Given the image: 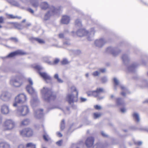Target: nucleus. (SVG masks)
<instances>
[{"label":"nucleus","mask_w":148,"mask_h":148,"mask_svg":"<svg viewBox=\"0 0 148 148\" xmlns=\"http://www.w3.org/2000/svg\"><path fill=\"white\" fill-rule=\"evenodd\" d=\"M41 92L44 96L47 97L45 100L47 101H54L56 99L57 96L51 89L48 88H44L41 90Z\"/></svg>","instance_id":"f257e3e1"},{"label":"nucleus","mask_w":148,"mask_h":148,"mask_svg":"<svg viewBox=\"0 0 148 148\" xmlns=\"http://www.w3.org/2000/svg\"><path fill=\"white\" fill-rule=\"evenodd\" d=\"M71 89L72 93L69 94L67 97L68 101L70 104L77 102L78 100V92L75 86L71 87Z\"/></svg>","instance_id":"f03ea898"},{"label":"nucleus","mask_w":148,"mask_h":148,"mask_svg":"<svg viewBox=\"0 0 148 148\" xmlns=\"http://www.w3.org/2000/svg\"><path fill=\"white\" fill-rule=\"evenodd\" d=\"M15 127L14 122L11 119H7L3 123L1 130L3 131L9 130Z\"/></svg>","instance_id":"7ed1b4c3"},{"label":"nucleus","mask_w":148,"mask_h":148,"mask_svg":"<svg viewBox=\"0 0 148 148\" xmlns=\"http://www.w3.org/2000/svg\"><path fill=\"white\" fill-rule=\"evenodd\" d=\"M27 100L26 95L23 94H20L16 97L15 101L13 104L14 106H17L18 103H23L25 102Z\"/></svg>","instance_id":"20e7f679"},{"label":"nucleus","mask_w":148,"mask_h":148,"mask_svg":"<svg viewBox=\"0 0 148 148\" xmlns=\"http://www.w3.org/2000/svg\"><path fill=\"white\" fill-rule=\"evenodd\" d=\"M104 92L103 88H97L95 90L89 91L87 92V94L88 96H93L95 97H97V99L99 100L102 98L99 97L100 93Z\"/></svg>","instance_id":"39448f33"},{"label":"nucleus","mask_w":148,"mask_h":148,"mask_svg":"<svg viewBox=\"0 0 148 148\" xmlns=\"http://www.w3.org/2000/svg\"><path fill=\"white\" fill-rule=\"evenodd\" d=\"M21 135L26 137H30L34 134L33 130L30 127H26L20 131Z\"/></svg>","instance_id":"423d86ee"},{"label":"nucleus","mask_w":148,"mask_h":148,"mask_svg":"<svg viewBox=\"0 0 148 148\" xmlns=\"http://www.w3.org/2000/svg\"><path fill=\"white\" fill-rule=\"evenodd\" d=\"M10 84L12 86L18 87L22 85L23 82L20 77L16 76L10 80Z\"/></svg>","instance_id":"0eeeda50"},{"label":"nucleus","mask_w":148,"mask_h":148,"mask_svg":"<svg viewBox=\"0 0 148 148\" xmlns=\"http://www.w3.org/2000/svg\"><path fill=\"white\" fill-rule=\"evenodd\" d=\"M18 111L21 115L25 116L29 113V110L28 107L25 105L21 106L19 108Z\"/></svg>","instance_id":"6e6552de"},{"label":"nucleus","mask_w":148,"mask_h":148,"mask_svg":"<svg viewBox=\"0 0 148 148\" xmlns=\"http://www.w3.org/2000/svg\"><path fill=\"white\" fill-rule=\"evenodd\" d=\"M94 141L95 139L93 137H88L87 138L85 142V144L88 147H90L93 145Z\"/></svg>","instance_id":"1a4fd4ad"},{"label":"nucleus","mask_w":148,"mask_h":148,"mask_svg":"<svg viewBox=\"0 0 148 148\" xmlns=\"http://www.w3.org/2000/svg\"><path fill=\"white\" fill-rule=\"evenodd\" d=\"M39 74L47 82L51 80V77L45 72H39Z\"/></svg>","instance_id":"9d476101"},{"label":"nucleus","mask_w":148,"mask_h":148,"mask_svg":"<svg viewBox=\"0 0 148 148\" xmlns=\"http://www.w3.org/2000/svg\"><path fill=\"white\" fill-rule=\"evenodd\" d=\"M1 112L4 114H8L9 112V107L5 105H3L1 106Z\"/></svg>","instance_id":"9b49d317"},{"label":"nucleus","mask_w":148,"mask_h":148,"mask_svg":"<svg viewBox=\"0 0 148 148\" xmlns=\"http://www.w3.org/2000/svg\"><path fill=\"white\" fill-rule=\"evenodd\" d=\"M70 20V17L69 16L66 15H64L62 16L61 22L63 24H67L69 23Z\"/></svg>","instance_id":"f8f14e48"},{"label":"nucleus","mask_w":148,"mask_h":148,"mask_svg":"<svg viewBox=\"0 0 148 148\" xmlns=\"http://www.w3.org/2000/svg\"><path fill=\"white\" fill-rule=\"evenodd\" d=\"M29 40L32 42L36 41L40 44H43L45 43V41L44 40L38 38L31 37L30 38Z\"/></svg>","instance_id":"ddd939ff"},{"label":"nucleus","mask_w":148,"mask_h":148,"mask_svg":"<svg viewBox=\"0 0 148 148\" xmlns=\"http://www.w3.org/2000/svg\"><path fill=\"white\" fill-rule=\"evenodd\" d=\"M88 33V32L85 29H80L77 32V34L79 36H82Z\"/></svg>","instance_id":"4468645a"},{"label":"nucleus","mask_w":148,"mask_h":148,"mask_svg":"<svg viewBox=\"0 0 148 148\" xmlns=\"http://www.w3.org/2000/svg\"><path fill=\"white\" fill-rule=\"evenodd\" d=\"M0 148H11L10 145L7 143L2 142L0 143Z\"/></svg>","instance_id":"2eb2a0df"},{"label":"nucleus","mask_w":148,"mask_h":148,"mask_svg":"<svg viewBox=\"0 0 148 148\" xmlns=\"http://www.w3.org/2000/svg\"><path fill=\"white\" fill-rule=\"evenodd\" d=\"M17 25V23H16L13 22H8L6 23L7 26L9 28H12Z\"/></svg>","instance_id":"dca6fc26"},{"label":"nucleus","mask_w":148,"mask_h":148,"mask_svg":"<svg viewBox=\"0 0 148 148\" xmlns=\"http://www.w3.org/2000/svg\"><path fill=\"white\" fill-rule=\"evenodd\" d=\"M26 89L28 92L30 94H32L35 92L34 90L30 85H27L26 86Z\"/></svg>","instance_id":"f3484780"},{"label":"nucleus","mask_w":148,"mask_h":148,"mask_svg":"<svg viewBox=\"0 0 148 148\" xmlns=\"http://www.w3.org/2000/svg\"><path fill=\"white\" fill-rule=\"evenodd\" d=\"M115 101L116 104L118 106L122 105L124 104L123 101L121 98H117L116 99Z\"/></svg>","instance_id":"a211bd4d"},{"label":"nucleus","mask_w":148,"mask_h":148,"mask_svg":"<svg viewBox=\"0 0 148 148\" xmlns=\"http://www.w3.org/2000/svg\"><path fill=\"white\" fill-rule=\"evenodd\" d=\"M49 6L48 4L46 2H43L41 4V8L42 10H46L49 8Z\"/></svg>","instance_id":"6ab92c4d"},{"label":"nucleus","mask_w":148,"mask_h":148,"mask_svg":"<svg viewBox=\"0 0 148 148\" xmlns=\"http://www.w3.org/2000/svg\"><path fill=\"white\" fill-rule=\"evenodd\" d=\"M133 117L134 120L137 122L140 121V119L138 114L136 113H134L132 115Z\"/></svg>","instance_id":"aec40b11"},{"label":"nucleus","mask_w":148,"mask_h":148,"mask_svg":"<svg viewBox=\"0 0 148 148\" xmlns=\"http://www.w3.org/2000/svg\"><path fill=\"white\" fill-rule=\"evenodd\" d=\"M102 114V113L100 112H96L93 113V116L94 119H97L100 117Z\"/></svg>","instance_id":"412c9836"},{"label":"nucleus","mask_w":148,"mask_h":148,"mask_svg":"<svg viewBox=\"0 0 148 148\" xmlns=\"http://www.w3.org/2000/svg\"><path fill=\"white\" fill-rule=\"evenodd\" d=\"M30 121L28 119H26L22 121L21 125H28Z\"/></svg>","instance_id":"4be33fe9"},{"label":"nucleus","mask_w":148,"mask_h":148,"mask_svg":"<svg viewBox=\"0 0 148 148\" xmlns=\"http://www.w3.org/2000/svg\"><path fill=\"white\" fill-rule=\"evenodd\" d=\"M7 17L8 19H15V18H18L20 19L21 18L20 17H18V16H15L13 15L12 14H9L7 15Z\"/></svg>","instance_id":"5701e85b"},{"label":"nucleus","mask_w":148,"mask_h":148,"mask_svg":"<svg viewBox=\"0 0 148 148\" xmlns=\"http://www.w3.org/2000/svg\"><path fill=\"white\" fill-rule=\"evenodd\" d=\"M26 147L27 148H34L36 147V145L32 143H29L26 144Z\"/></svg>","instance_id":"b1692460"},{"label":"nucleus","mask_w":148,"mask_h":148,"mask_svg":"<svg viewBox=\"0 0 148 148\" xmlns=\"http://www.w3.org/2000/svg\"><path fill=\"white\" fill-rule=\"evenodd\" d=\"M32 5L35 8L37 7L38 5V2L36 1L33 0L31 1V2Z\"/></svg>","instance_id":"393cba45"},{"label":"nucleus","mask_w":148,"mask_h":148,"mask_svg":"<svg viewBox=\"0 0 148 148\" xmlns=\"http://www.w3.org/2000/svg\"><path fill=\"white\" fill-rule=\"evenodd\" d=\"M16 55H23L26 54V53L20 50H17L16 51Z\"/></svg>","instance_id":"a878e982"},{"label":"nucleus","mask_w":148,"mask_h":148,"mask_svg":"<svg viewBox=\"0 0 148 148\" xmlns=\"http://www.w3.org/2000/svg\"><path fill=\"white\" fill-rule=\"evenodd\" d=\"M16 51L11 52L9 53L7 56L6 58H12L16 56Z\"/></svg>","instance_id":"bb28decb"},{"label":"nucleus","mask_w":148,"mask_h":148,"mask_svg":"<svg viewBox=\"0 0 148 148\" xmlns=\"http://www.w3.org/2000/svg\"><path fill=\"white\" fill-rule=\"evenodd\" d=\"M69 62L66 58L63 59L61 62V64L64 65H66L69 64Z\"/></svg>","instance_id":"cd10ccee"},{"label":"nucleus","mask_w":148,"mask_h":148,"mask_svg":"<svg viewBox=\"0 0 148 148\" xmlns=\"http://www.w3.org/2000/svg\"><path fill=\"white\" fill-rule=\"evenodd\" d=\"M94 109L96 110H100L102 109V107L99 105H95L94 106Z\"/></svg>","instance_id":"c85d7f7f"},{"label":"nucleus","mask_w":148,"mask_h":148,"mask_svg":"<svg viewBox=\"0 0 148 148\" xmlns=\"http://www.w3.org/2000/svg\"><path fill=\"white\" fill-rule=\"evenodd\" d=\"M59 62V60L58 58H56L54 60L53 62L52 63H51L50 62H49L48 63L49 64L51 65H55L56 64L58 63Z\"/></svg>","instance_id":"c756f323"},{"label":"nucleus","mask_w":148,"mask_h":148,"mask_svg":"<svg viewBox=\"0 0 148 148\" xmlns=\"http://www.w3.org/2000/svg\"><path fill=\"white\" fill-rule=\"evenodd\" d=\"M54 78L57 79L58 82L59 83H62L63 81L60 79L59 78L58 74H56L54 75Z\"/></svg>","instance_id":"7c9ffc66"},{"label":"nucleus","mask_w":148,"mask_h":148,"mask_svg":"<svg viewBox=\"0 0 148 148\" xmlns=\"http://www.w3.org/2000/svg\"><path fill=\"white\" fill-rule=\"evenodd\" d=\"M65 121L64 119L62 120L61 123L60 128L62 130H63L65 128Z\"/></svg>","instance_id":"2f4dec72"},{"label":"nucleus","mask_w":148,"mask_h":148,"mask_svg":"<svg viewBox=\"0 0 148 148\" xmlns=\"http://www.w3.org/2000/svg\"><path fill=\"white\" fill-rule=\"evenodd\" d=\"M34 69H36V70H37L38 73H39V72H40V71L42 70V67L40 66L39 65H37L35 66L34 67Z\"/></svg>","instance_id":"473e14b6"},{"label":"nucleus","mask_w":148,"mask_h":148,"mask_svg":"<svg viewBox=\"0 0 148 148\" xmlns=\"http://www.w3.org/2000/svg\"><path fill=\"white\" fill-rule=\"evenodd\" d=\"M9 40H11L16 43L17 42H18V39L15 37H11L9 38Z\"/></svg>","instance_id":"72a5a7b5"},{"label":"nucleus","mask_w":148,"mask_h":148,"mask_svg":"<svg viewBox=\"0 0 148 148\" xmlns=\"http://www.w3.org/2000/svg\"><path fill=\"white\" fill-rule=\"evenodd\" d=\"M96 146V148H104L103 146L99 143H97L95 145Z\"/></svg>","instance_id":"f704fd0d"},{"label":"nucleus","mask_w":148,"mask_h":148,"mask_svg":"<svg viewBox=\"0 0 148 148\" xmlns=\"http://www.w3.org/2000/svg\"><path fill=\"white\" fill-rule=\"evenodd\" d=\"M104 41L103 39L101 38L98 40H97L95 41V43L97 44L98 43L101 44Z\"/></svg>","instance_id":"c9c22d12"},{"label":"nucleus","mask_w":148,"mask_h":148,"mask_svg":"<svg viewBox=\"0 0 148 148\" xmlns=\"http://www.w3.org/2000/svg\"><path fill=\"white\" fill-rule=\"evenodd\" d=\"M1 98L3 100H5L8 98V97L6 95L2 94L1 96Z\"/></svg>","instance_id":"e433bc0d"},{"label":"nucleus","mask_w":148,"mask_h":148,"mask_svg":"<svg viewBox=\"0 0 148 148\" xmlns=\"http://www.w3.org/2000/svg\"><path fill=\"white\" fill-rule=\"evenodd\" d=\"M4 23V18L3 16H0V23Z\"/></svg>","instance_id":"4c0bfd02"},{"label":"nucleus","mask_w":148,"mask_h":148,"mask_svg":"<svg viewBox=\"0 0 148 148\" xmlns=\"http://www.w3.org/2000/svg\"><path fill=\"white\" fill-rule=\"evenodd\" d=\"M114 81L115 84V85H118L119 84V82L118 80L115 78H114Z\"/></svg>","instance_id":"58836bf2"},{"label":"nucleus","mask_w":148,"mask_h":148,"mask_svg":"<svg viewBox=\"0 0 148 148\" xmlns=\"http://www.w3.org/2000/svg\"><path fill=\"white\" fill-rule=\"evenodd\" d=\"M142 142L141 141H138L134 142V144L136 145L140 146L142 145Z\"/></svg>","instance_id":"ea45409f"},{"label":"nucleus","mask_w":148,"mask_h":148,"mask_svg":"<svg viewBox=\"0 0 148 148\" xmlns=\"http://www.w3.org/2000/svg\"><path fill=\"white\" fill-rule=\"evenodd\" d=\"M99 74V72L97 71H95L93 73L92 75L94 76H97Z\"/></svg>","instance_id":"a19ab883"},{"label":"nucleus","mask_w":148,"mask_h":148,"mask_svg":"<svg viewBox=\"0 0 148 148\" xmlns=\"http://www.w3.org/2000/svg\"><path fill=\"white\" fill-rule=\"evenodd\" d=\"M80 100L81 102H84L87 100L86 99L82 97H81L80 98Z\"/></svg>","instance_id":"79ce46f5"},{"label":"nucleus","mask_w":148,"mask_h":148,"mask_svg":"<svg viewBox=\"0 0 148 148\" xmlns=\"http://www.w3.org/2000/svg\"><path fill=\"white\" fill-rule=\"evenodd\" d=\"M62 143V140H60L56 142V144L58 146H60L61 145Z\"/></svg>","instance_id":"37998d69"},{"label":"nucleus","mask_w":148,"mask_h":148,"mask_svg":"<svg viewBox=\"0 0 148 148\" xmlns=\"http://www.w3.org/2000/svg\"><path fill=\"white\" fill-rule=\"evenodd\" d=\"M99 73H104L106 71V69H99Z\"/></svg>","instance_id":"c03bdc74"},{"label":"nucleus","mask_w":148,"mask_h":148,"mask_svg":"<svg viewBox=\"0 0 148 148\" xmlns=\"http://www.w3.org/2000/svg\"><path fill=\"white\" fill-rule=\"evenodd\" d=\"M28 82L29 84L31 86H32L33 85V82H32V80L31 79H30V78L29 79H28Z\"/></svg>","instance_id":"a18cd8bd"},{"label":"nucleus","mask_w":148,"mask_h":148,"mask_svg":"<svg viewBox=\"0 0 148 148\" xmlns=\"http://www.w3.org/2000/svg\"><path fill=\"white\" fill-rule=\"evenodd\" d=\"M27 10L32 14H34V11L32 9L29 8L27 9Z\"/></svg>","instance_id":"49530a36"},{"label":"nucleus","mask_w":148,"mask_h":148,"mask_svg":"<svg viewBox=\"0 0 148 148\" xmlns=\"http://www.w3.org/2000/svg\"><path fill=\"white\" fill-rule=\"evenodd\" d=\"M18 148H26V147L23 145L21 144L18 146Z\"/></svg>","instance_id":"de8ad7c7"},{"label":"nucleus","mask_w":148,"mask_h":148,"mask_svg":"<svg viewBox=\"0 0 148 148\" xmlns=\"http://www.w3.org/2000/svg\"><path fill=\"white\" fill-rule=\"evenodd\" d=\"M43 138L46 141H47L48 140V136L46 135H44L43 136Z\"/></svg>","instance_id":"09e8293b"},{"label":"nucleus","mask_w":148,"mask_h":148,"mask_svg":"<svg viewBox=\"0 0 148 148\" xmlns=\"http://www.w3.org/2000/svg\"><path fill=\"white\" fill-rule=\"evenodd\" d=\"M51 16V15L50 14V12L49 11L45 15V17H49Z\"/></svg>","instance_id":"8fccbe9b"},{"label":"nucleus","mask_w":148,"mask_h":148,"mask_svg":"<svg viewBox=\"0 0 148 148\" xmlns=\"http://www.w3.org/2000/svg\"><path fill=\"white\" fill-rule=\"evenodd\" d=\"M59 36L60 38H62L64 37V34L62 33H60L59 34Z\"/></svg>","instance_id":"3c124183"},{"label":"nucleus","mask_w":148,"mask_h":148,"mask_svg":"<svg viewBox=\"0 0 148 148\" xmlns=\"http://www.w3.org/2000/svg\"><path fill=\"white\" fill-rule=\"evenodd\" d=\"M57 135L59 137H61L62 136V135L60 132H58L57 133Z\"/></svg>","instance_id":"603ef678"},{"label":"nucleus","mask_w":148,"mask_h":148,"mask_svg":"<svg viewBox=\"0 0 148 148\" xmlns=\"http://www.w3.org/2000/svg\"><path fill=\"white\" fill-rule=\"evenodd\" d=\"M121 111L123 112H124L125 111V109L124 108H122L121 109Z\"/></svg>","instance_id":"864d4df0"},{"label":"nucleus","mask_w":148,"mask_h":148,"mask_svg":"<svg viewBox=\"0 0 148 148\" xmlns=\"http://www.w3.org/2000/svg\"><path fill=\"white\" fill-rule=\"evenodd\" d=\"M2 121V116L0 114V124H1Z\"/></svg>","instance_id":"5fc2aeb1"},{"label":"nucleus","mask_w":148,"mask_h":148,"mask_svg":"<svg viewBox=\"0 0 148 148\" xmlns=\"http://www.w3.org/2000/svg\"><path fill=\"white\" fill-rule=\"evenodd\" d=\"M101 134L102 136L104 137H108V136L106 135L104 133H102Z\"/></svg>","instance_id":"6e6d98bb"},{"label":"nucleus","mask_w":148,"mask_h":148,"mask_svg":"<svg viewBox=\"0 0 148 148\" xmlns=\"http://www.w3.org/2000/svg\"><path fill=\"white\" fill-rule=\"evenodd\" d=\"M121 94L123 96H125L126 95V93L124 92H122L121 93Z\"/></svg>","instance_id":"4d7b16f0"},{"label":"nucleus","mask_w":148,"mask_h":148,"mask_svg":"<svg viewBox=\"0 0 148 148\" xmlns=\"http://www.w3.org/2000/svg\"><path fill=\"white\" fill-rule=\"evenodd\" d=\"M31 25V24L30 23H28L26 25V27H28Z\"/></svg>","instance_id":"13d9d810"},{"label":"nucleus","mask_w":148,"mask_h":148,"mask_svg":"<svg viewBox=\"0 0 148 148\" xmlns=\"http://www.w3.org/2000/svg\"><path fill=\"white\" fill-rule=\"evenodd\" d=\"M26 21V20L25 19H24L22 21V23H24Z\"/></svg>","instance_id":"bf43d9fd"},{"label":"nucleus","mask_w":148,"mask_h":148,"mask_svg":"<svg viewBox=\"0 0 148 148\" xmlns=\"http://www.w3.org/2000/svg\"><path fill=\"white\" fill-rule=\"evenodd\" d=\"M86 77H88V73H86Z\"/></svg>","instance_id":"052dcab7"},{"label":"nucleus","mask_w":148,"mask_h":148,"mask_svg":"<svg viewBox=\"0 0 148 148\" xmlns=\"http://www.w3.org/2000/svg\"><path fill=\"white\" fill-rule=\"evenodd\" d=\"M121 88L122 90H123L124 88L123 87H121Z\"/></svg>","instance_id":"680f3d73"},{"label":"nucleus","mask_w":148,"mask_h":148,"mask_svg":"<svg viewBox=\"0 0 148 148\" xmlns=\"http://www.w3.org/2000/svg\"><path fill=\"white\" fill-rule=\"evenodd\" d=\"M114 97V96L113 95H111V98H113Z\"/></svg>","instance_id":"e2e57ef3"},{"label":"nucleus","mask_w":148,"mask_h":148,"mask_svg":"<svg viewBox=\"0 0 148 148\" xmlns=\"http://www.w3.org/2000/svg\"><path fill=\"white\" fill-rule=\"evenodd\" d=\"M2 26L0 24V28H2Z\"/></svg>","instance_id":"0e129e2a"},{"label":"nucleus","mask_w":148,"mask_h":148,"mask_svg":"<svg viewBox=\"0 0 148 148\" xmlns=\"http://www.w3.org/2000/svg\"><path fill=\"white\" fill-rule=\"evenodd\" d=\"M122 58L124 60V58L123 56L122 57Z\"/></svg>","instance_id":"69168bd1"},{"label":"nucleus","mask_w":148,"mask_h":148,"mask_svg":"<svg viewBox=\"0 0 148 148\" xmlns=\"http://www.w3.org/2000/svg\"><path fill=\"white\" fill-rule=\"evenodd\" d=\"M41 110V111L42 112L43 111L42 110Z\"/></svg>","instance_id":"338daca9"}]
</instances>
